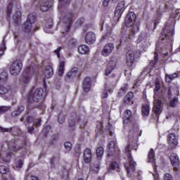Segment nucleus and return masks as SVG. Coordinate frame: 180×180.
I'll use <instances>...</instances> for the list:
<instances>
[{
    "instance_id": "c9c22d12",
    "label": "nucleus",
    "mask_w": 180,
    "mask_h": 180,
    "mask_svg": "<svg viewBox=\"0 0 180 180\" xmlns=\"http://www.w3.org/2000/svg\"><path fill=\"white\" fill-rule=\"evenodd\" d=\"M58 122L60 124H63V123L65 122V115H64L63 113H60L58 116Z\"/></svg>"
},
{
    "instance_id": "7c9ffc66",
    "label": "nucleus",
    "mask_w": 180,
    "mask_h": 180,
    "mask_svg": "<svg viewBox=\"0 0 180 180\" xmlns=\"http://www.w3.org/2000/svg\"><path fill=\"white\" fill-rule=\"evenodd\" d=\"M64 67H65V62L62 61L59 64V68H58V75L59 77H63L64 74Z\"/></svg>"
},
{
    "instance_id": "ea45409f",
    "label": "nucleus",
    "mask_w": 180,
    "mask_h": 180,
    "mask_svg": "<svg viewBox=\"0 0 180 180\" xmlns=\"http://www.w3.org/2000/svg\"><path fill=\"white\" fill-rule=\"evenodd\" d=\"M64 147L67 151H71L72 149V144L70 142H65L64 143Z\"/></svg>"
},
{
    "instance_id": "13d9d810",
    "label": "nucleus",
    "mask_w": 180,
    "mask_h": 180,
    "mask_svg": "<svg viewBox=\"0 0 180 180\" xmlns=\"http://www.w3.org/2000/svg\"><path fill=\"white\" fill-rule=\"evenodd\" d=\"M22 165H23V162H22V160H18L16 164L17 168H22Z\"/></svg>"
},
{
    "instance_id": "680f3d73",
    "label": "nucleus",
    "mask_w": 180,
    "mask_h": 180,
    "mask_svg": "<svg viewBox=\"0 0 180 180\" xmlns=\"http://www.w3.org/2000/svg\"><path fill=\"white\" fill-rule=\"evenodd\" d=\"M153 178L155 180H160L158 173L155 172V174H153Z\"/></svg>"
},
{
    "instance_id": "6e6d98bb",
    "label": "nucleus",
    "mask_w": 180,
    "mask_h": 180,
    "mask_svg": "<svg viewBox=\"0 0 180 180\" xmlns=\"http://www.w3.org/2000/svg\"><path fill=\"white\" fill-rule=\"evenodd\" d=\"M174 169L177 175H180V165H179L178 167H174Z\"/></svg>"
},
{
    "instance_id": "5701e85b",
    "label": "nucleus",
    "mask_w": 180,
    "mask_h": 180,
    "mask_svg": "<svg viewBox=\"0 0 180 180\" xmlns=\"http://www.w3.org/2000/svg\"><path fill=\"white\" fill-rule=\"evenodd\" d=\"M170 161L174 166L178 164L179 162V158L178 157V155H176V153H172L170 155Z\"/></svg>"
},
{
    "instance_id": "052dcab7",
    "label": "nucleus",
    "mask_w": 180,
    "mask_h": 180,
    "mask_svg": "<svg viewBox=\"0 0 180 180\" xmlns=\"http://www.w3.org/2000/svg\"><path fill=\"white\" fill-rule=\"evenodd\" d=\"M40 126H41V119H39L35 123V127H40Z\"/></svg>"
},
{
    "instance_id": "c03bdc74",
    "label": "nucleus",
    "mask_w": 180,
    "mask_h": 180,
    "mask_svg": "<svg viewBox=\"0 0 180 180\" xmlns=\"http://www.w3.org/2000/svg\"><path fill=\"white\" fill-rule=\"evenodd\" d=\"M174 79V77H172L171 75L166 74L165 75V81L166 82H171Z\"/></svg>"
},
{
    "instance_id": "3c124183",
    "label": "nucleus",
    "mask_w": 180,
    "mask_h": 180,
    "mask_svg": "<svg viewBox=\"0 0 180 180\" xmlns=\"http://www.w3.org/2000/svg\"><path fill=\"white\" fill-rule=\"evenodd\" d=\"M91 168L94 172H98L99 171V165H96V166L93 165L91 166Z\"/></svg>"
},
{
    "instance_id": "473e14b6",
    "label": "nucleus",
    "mask_w": 180,
    "mask_h": 180,
    "mask_svg": "<svg viewBox=\"0 0 180 180\" xmlns=\"http://www.w3.org/2000/svg\"><path fill=\"white\" fill-rule=\"evenodd\" d=\"M23 30H24V32H25L26 33L30 32L32 30V24H30V22H29L26 21L24 23Z\"/></svg>"
},
{
    "instance_id": "79ce46f5",
    "label": "nucleus",
    "mask_w": 180,
    "mask_h": 180,
    "mask_svg": "<svg viewBox=\"0 0 180 180\" xmlns=\"http://www.w3.org/2000/svg\"><path fill=\"white\" fill-rule=\"evenodd\" d=\"M11 109L10 106H0V113H5V112H8Z\"/></svg>"
},
{
    "instance_id": "338daca9",
    "label": "nucleus",
    "mask_w": 180,
    "mask_h": 180,
    "mask_svg": "<svg viewBox=\"0 0 180 180\" xmlns=\"http://www.w3.org/2000/svg\"><path fill=\"white\" fill-rule=\"evenodd\" d=\"M30 178L31 180H39V178H37L34 176H31Z\"/></svg>"
},
{
    "instance_id": "37998d69",
    "label": "nucleus",
    "mask_w": 180,
    "mask_h": 180,
    "mask_svg": "<svg viewBox=\"0 0 180 180\" xmlns=\"http://www.w3.org/2000/svg\"><path fill=\"white\" fill-rule=\"evenodd\" d=\"M5 50H6V46H5V41H3V45L0 46V56L4 55Z\"/></svg>"
},
{
    "instance_id": "a878e982",
    "label": "nucleus",
    "mask_w": 180,
    "mask_h": 180,
    "mask_svg": "<svg viewBox=\"0 0 180 180\" xmlns=\"http://www.w3.org/2000/svg\"><path fill=\"white\" fill-rule=\"evenodd\" d=\"M133 96H134V94H133V92L131 91L129 92L124 97V102L127 105H129V103H131V102H133L132 101Z\"/></svg>"
},
{
    "instance_id": "423d86ee",
    "label": "nucleus",
    "mask_w": 180,
    "mask_h": 180,
    "mask_svg": "<svg viewBox=\"0 0 180 180\" xmlns=\"http://www.w3.org/2000/svg\"><path fill=\"white\" fill-rule=\"evenodd\" d=\"M136 23V13L129 12L125 18V25L127 27H131Z\"/></svg>"
},
{
    "instance_id": "9b49d317",
    "label": "nucleus",
    "mask_w": 180,
    "mask_h": 180,
    "mask_svg": "<svg viewBox=\"0 0 180 180\" xmlns=\"http://www.w3.org/2000/svg\"><path fill=\"white\" fill-rule=\"evenodd\" d=\"M96 40V35L93 32H89L85 36V41L87 44H94Z\"/></svg>"
},
{
    "instance_id": "69168bd1",
    "label": "nucleus",
    "mask_w": 180,
    "mask_h": 180,
    "mask_svg": "<svg viewBox=\"0 0 180 180\" xmlns=\"http://www.w3.org/2000/svg\"><path fill=\"white\" fill-rule=\"evenodd\" d=\"M68 123H69V124H70V126L71 127H72V126H75V121H74L73 122H72V121H70L69 120V122H68Z\"/></svg>"
},
{
    "instance_id": "49530a36",
    "label": "nucleus",
    "mask_w": 180,
    "mask_h": 180,
    "mask_svg": "<svg viewBox=\"0 0 180 180\" xmlns=\"http://www.w3.org/2000/svg\"><path fill=\"white\" fill-rule=\"evenodd\" d=\"M8 172V168L5 166H0V174H6Z\"/></svg>"
},
{
    "instance_id": "bb28decb",
    "label": "nucleus",
    "mask_w": 180,
    "mask_h": 180,
    "mask_svg": "<svg viewBox=\"0 0 180 180\" xmlns=\"http://www.w3.org/2000/svg\"><path fill=\"white\" fill-rule=\"evenodd\" d=\"M24 110H25L24 106L22 105L19 106L15 110L11 112V116H13V117H16V116H18V115H20V113H22V112H23Z\"/></svg>"
},
{
    "instance_id": "6e6552de",
    "label": "nucleus",
    "mask_w": 180,
    "mask_h": 180,
    "mask_svg": "<svg viewBox=\"0 0 180 180\" xmlns=\"http://www.w3.org/2000/svg\"><path fill=\"white\" fill-rule=\"evenodd\" d=\"M127 67H133L134 59L136 58V53L132 50L128 51L126 55Z\"/></svg>"
},
{
    "instance_id": "6ab92c4d",
    "label": "nucleus",
    "mask_w": 180,
    "mask_h": 180,
    "mask_svg": "<svg viewBox=\"0 0 180 180\" xmlns=\"http://www.w3.org/2000/svg\"><path fill=\"white\" fill-rule=\"evenodd\" d=\"M132 37L131 34H121V38L120 39V44L119 46H121V44H123V43H126L127 41H129V40H131Z\"/></svg>"
},
{
    "instance_id": "c85d7f7f",
    "label": "nucleus",
    "mask_w": 180,
    "mask_h": 180,
    "mask_svg": "<svg viewBox=\"0 0 180 180\" xmlns=\"http://www.w3.org/2000/svg\"><path fill=\"white\" fill-rule=\"evenodd\" d=\"M20 16H22V13H20V11H16L13 15V19L15 25H19V23H20Z\"/></svg>"
},
{
    "instance_id": "4d7b16f0",
    "label": "nucleus",
    "mask_w": 180,
    "mask_h": 180,
    "mask_svg": "<svg viewBox=\"0 0 180 180\" xmlns=\"http://www.w3.org/2000/svg\"><path fill=\"white\" fill-rule=\"evenodd\" d=\"M72 76V73L71 72H68L66 76L65 77V81H68V79H70V78H71Z\"/></svg>"
},
{
    "instance_id": "603ef678",
    "label": "nucleus",
    "mask_w": 180,
    "mask_h": 180,
    "mask_svg": "<svg viewBox=\"0 0 180 180\" xmlns=\"http://www.w3.org/2000/svg\"><path fill=\"white\" fill-rule=\"evenodd\" d=\"M12 6L13 5L12 4H10L7 8V15L9 16L11 15V12H12Z\"/></svg>"
},
{
    "instance_id": "ddd939ff",
    "label": "nucleus",
    "mask_w": 180,
    "mask_h": 180,
    "mask_svg": "<svg viewBox=\"0 0 180 180\" xmlns=\"http://www.w3.org/2000/svg\"><path fill=\"white\" fill-rule=\"evenodd\" d=\"M148 162L153 163L154 171H157V168L155 167V151H154V149L153 148H150L148 152Z\"/></svg>"
},
{
    "instance_id": "bf43d9fd",
    "label": "nucleus",
    "mask_w": 180,
    "mask_h": 180,
    "mask_svg": "<svg viewBox=\"0 0 180 180\" xmlns=\"http://www.w3.org/2000/svg\"><path fill=\"white\" fill-rule=\"evenodd\" d=\"M109 2H110V0H104L103 2V6L104 7L108 6Z\"/></svg>"
},
{
    "instance_id": "f03ea898",
    "label": "nucleus",
    "mask_w": 180,
    "mask_h": 180,
    "mask_svg": "<svg viewBox=\"0 0 180 180\" xmlns=\"http://www.w3.org/2000/svg\"><path fill=\"white\" fill-rule=\"evenodd\" d=\"M125 153L127 154L129 160V167L124 165L127 174H130L132 171H134V167H136V163L133 160V158H131V153L130 151V144H128L124 149Z\"/></svg>"
},
{
    "instance_id": "1a4fd4ad",
    "label": "nucleus",
    "mask_w": 180,
    "mask_h": 180,
    "mask_svg": "<svg viewBox=\"0 0 180 180\" xmlns=\"http://www.w3.org/2000/svg\"><path fill=\"white\" fill-rule=\"evenodd\" d=\"M124 1H122L120 3H118L116 8H115V16H116V18H120V16H122L123 12H124Z\"/></svg>"
},
{
    "instance_id": "8fccbe9b",
    "label": "nucleus",
    "mask_w": 180,
    "mask_h": 180,
    "mask_svg": "<svg viewBox=\"0 0 180 180\" xmlns=\"http://www.w3.org/2000/svg\"><path fill=\"white\" fill-rule=\"evenodd\" d=\"M164 180H174V179L172 178V175L167 173L165 174Z\"/></svg>"
},
{
    "instance_id": "a211bd4d",
    "label": "nucleus",
    "mask_w": 180,
    "mask_h": 180,
    "mask_svg": "<svg viewBox=\"0 0 180 180\" xmlns=\"http://www.w3.org/2000/svg\"><path fill=\"white\" fill-rule=\"evenodd\" d=\"M53 1L50 0L49 1H46L45 3H42L40 6V9L41 12H47L49 11V8H51L53 6Z\"/></svg>"
},
{
    "instance_id": "f8f14e48",
    "label": "nucleus",
    "mask_w": 180,
    "mask_h": 180,
    "mask_svg": "<svg viewBox=\"0 0 180 180\" xmlns=\"http://www.w3.org/2000/svg\"><path fill=\"white\" fill-rule=\"evenodd\" d=\"M108 153H111L112 154H119V147L116 146V142L111 141L108 144Z\"/></svg>"
},
{
    "instance_id": "864d4df0",
    "label": "nucleus",
    "mask_w": 180,
    "mask_h": 180,
    "mask_svg": "<svg viewBox=\"0 0 180 180\" xmlns=\"http://www.w3.org/2000/svg\"><path fill=\"white\" fill-rule=\"evenodd\" d=\"M26 122L27 123H33V122H34V118L32 116H29L27 117Z\"/></svg>"
},
{
    "instance_id": "20e7f679",
    "label": "nucleus",
    "mask_w": 180,
    "mask_h": 180,
    "mask_svg": "<svg viewBox=\"0 0 180 180\" xmlns=\"http://www.w3.org/2000/svg\"><path fill=\"white\" fill-rule=\"evenodd\" d=\"M22 65L20 60H17L14 61L10 68V72L11 75H14V77H16V75H19L20 71H22Z\"/></svg>"
},
{
    "instance_id": "aec40b11",
    "label": "nucleus",
    "mask_w": 180,
    "mask_h": 180,
    "mask_svg": "<svg viewBox=\"0 0 180 180\" xmlns=\"http://www.w3.org/2000/svg\"><path fill=\"white\" fill-rule=\"evenodd\" d=\"M116 67V63L115 61H110L108 64L107 68L105 70V75H109L112 72V70Z\"/></svg>"
},
{
    "instance_id": "412c9836",
    "label": "nucleus",
    "mask_w": 180,
    "mask_h": 180,
    "mask_svg": "<svg viewBox=\"0 0 180 180\" xmlns=\"http://www.w3.org/2000/svg\"><path fill=\"white\" fill-rule=\"evenodd\" d=\"M54 72L53 71V68L50 65H47L45 68L44 75L46 78H51Z\"/></svg>"
},
{
    "instance_id": "e433bc0d",
    "label": "nucleus",
    "mask_w": 180,
    "mask_h": 180,
    "mask_svg": "<svg viewBox=\"0 0 180 180\" xmlns=\"http://www.w3.org/2000/svg\"><path fill=\"white\" fill-rule=\"evenodd\" d=\"M8 79V73L6 72H3L0 74V81L1 82H5Z\"/></svg>"
},
{
    "instance_id": "72a5a7b5",
    "label": "nucleus",
    "mask_w": 180,
    "mask_h": 180,
    "mask_svg": "<svg viewBox=\"0 0 180 180\" xmlns=\"http://www.w3.org/2000/svg\"><path fill=\"white\" fill-rule=\"evenodd\" d=\"M132 116H131V111L130 110H127L125 112H124V120H130V119H131Z\"/></svg>"
},
{
    "instance_id": "f704fd0d",
    "label": "nucleus",
    "mask_w": 180,
    "mask_h": 180,
    "mask_svg": "<svg viewBox=\"0 0 180 180\" xmlns=\"http://www.w3.org/2000/svg\"><path fill=\"white\" fill-rule=\"evenodd\" d=\"M27 22H29L31 25H33L36 22V16L33 14H29L27 16Z\"/></svg>"
},
{
    "instance_id": "a19ab883",
    "label": "nucleus",
    "mask_w": 180,
    "mask_h": 180,
    "mask_svg": "<svg viewBox=\"0 0 180 180\" xmlns=\"http://www.w3.org/2000/svg\"><path fill=\"white\" fill-rule=\"evenodd\" d=\"M110 168L113 170L119 169V164L116 162H112L110 164Z\"/></svg>"
},
{
    "instance_id": "cd10ccee",
    "label": "nucleus",
    "mask_w": 180,
    "mask_h": 180,
    "mask_svg": "<svg viewBox=\"0 0 180 180\" xmlns=\"http://www.w3.org/2000/svg\"><path fill=\"white\" fill-rule=\"evenodd\" d=\"M141 112L143 116H148V115H150V106H148V104L142 105Z\"/></svg>"
},
{
    "instance_id": "9d476101",
    "label": "nucleus",
    "mask_w": 180,
    "mask_h": 180,
    "mask_svg": "<svg viewBox=\"0 0 180 180\" xmlns=\"http://www.w3.org/2000/svg\"><path fill=\"white\" fill-rule=\"evenodd\" d=\"M115 49V46L113 44L110 43L107 44L104 46L103 51H102V56H104V57H108L109 54L112 53V51H113Z\"/></svg>"
},
{
    "instance_id": "0e129e2a",
    "label": "nucleus",
    "mask_w": 180,
    "mask_h": 180,
    "mask_svg": "<svg viewBox=\"0 0 180 180\" xmlns=\"http://www.w3.org/2000/svg\"><path fill=\"white\" fill-rule=\"evenodd\" d=\"M72 23V18L70 17L68 19V24L69 27H70V26H71Z\"/></svg>"
},
{
    "instance_id": "dca6fc26",
    "label": "nucleus",
    "mask_w": 180,
    "mask_h": 180,
    "mask_svg": "<svg viewBox=\"0 0 180 180\" xmlns=\"http://www.w3.org/2000/svg\"><path fill=\"white\" fill-rule=\"evenodd\" d=\"M31 78H32V72L30 71V68H27L25 70V72L22 75L21 81L22 82H24V84H29Z\"/></svg>"
},
{
    "instance_id": "774afa93",
    "label": "nucleus",
    "mask_w": 180,
    "mask_h": 180,
    "mask_svg": "<svg viewBox=\"0 0 180 180\" xmlns=\"http://www.w3.org/2000/svg\"><path fill=\"white\" fill-rule=\"evenodd\" d=\"M171 76L173 77V79H174V78L178 77V73L174 72L173 75H171Z\"/></svg>"
},
{
    "instance_id": "4be33fe9",
    "label": "nucleus",
    "mask_w": 180,
    "mask_h": 180,
    "mask_svg": "<svg viewBox=\"0 0 180 180\" xmlns=\"http://www.w3.org/2000/svg\"><path fill=\"white\" fill-rule=\"evenodd\" d=\"M78 51L80 54H88L89 48L86 45H80L78 47Z\"/></svg>"
},
{
    "instance_id": "de8ad7c7",
    "label": "nucleus",
    "mask_w": 180,
    "mask_h": 180,
    "mask_svg": "<svg viewBox=\"0 0 180 180\" xmlns=\"http://www.w3.org/2000/svg\"><path fill=\"white\" fill-rule=\"evenodd\" d=\"M71 0H59V4H60L61 6H65Z\"/></svg>"
},
{
    "instance_id": "f3484780",
    "label": "nucleus",
    "mask_w": 180,
    "mask_h": 180,
    "mask_svg": "<svg viewBox=\"0 0 180 180\" xmlns=\"http://www.w3.org/2000/svg\"><path fill=\"white\" fill-rule=\"evenodd\" d=\"M83 158L84 162H91V160H92V153L91 152V149L86 148L84 150Z\"/></svg>"
},
{
    "instance_id": "0eeeda50",
    "label": "nucleus",
    "mask_w": 180,
    "mask_h": 180,
    "mask_svg": "<svg viewBox=\"0 0 180 180\" xmlns=\"http://www.w3.org/2000/svg\"><path fill=\"white\" fill-rule=\"evenodd\" d=\"M112 84H110V82H108L105 84V90L103 91L102 93V98H108V92H112L113 89H115V86H116V79H112Z\"/></svg>"
},
{
    "instance_id": "5fc2aeb1",
    "label": "nucleus",
    "mask_w": 180,
    "mask_h": 180,
    "mask_svg": "<svg viewBox=\"0 0 180 180\" xmlns=\"http://www.w3.org/2000/svg\"><path fill=\"white\" fill-rule=\"evenodd\" d=\"M27 131H28V133H30V134H33V133L34 132V127H27Z\"/></svg>"
},
{
    "instance_id": "58836bf2",
    "label": "nucleus",
    "mask_w": 180,
    "mask_h": 180,
    "mask_svg": "<svg viewBox=\"0 0 180 180\" xmlns=\"http://www.w3.org/2000/svg\"><path fill=\"white\" fill-rule=\"evenodd\" d=\"M178 104V98L174 97L169 103V105L171 106V108H175V106H176V105Z\"/></svg>"
},
{
    "instance_id": "393cba45",
    "label": "nucleus",
    "mask_w": 180,
    "mask_h": 180,
    "mask_svg": "<svg viewBox=\"0 0 180 180\" xmlns=\"http://www.w3.org/2000/svg\"><path fill=\"white\" fill-rule=\"evenodd\" d=\"M131 36L133 37H134V34L137 33V32H139V23H136L134 22L132 25H131Z\"/></svg>"
},
{
    "instance_id": "7ed1b4c3",
    "label": "nucleus",
    "mask_w": 180,
    "mask_h": 180,
    "mask_svg": "<svg viewBox=\"0 0 180 180\" xmlns=\"http://www.w3.org/2000/svg\"><path fill=\"white\" fill-rule=\"evenodd\" d=\"M43 96V89H37L35 91L32 89L28 96L30 102H39Z\"/></svg>"
},
{
    "instance_id": "09e8293b",
    "label": "nucleus",
    "mask_w": 180,
    "mask_h": 180,
    "mask_svg": "<svg viewBox=\"0 0 180 180\" xmlns=\"http://www.w3.org/2000/svg\"><path fill=\"white\" fill-rule=\"evenodd\" d=\"M63 50V47L59 46L57 49L54 51L55 54H56L58 58H60V51Z\"/></svg>"
},
{
    "instance_id": "39448f33",
    "label": "nucleus",
    "mask_w": 180,
    "mask_h": 180,
    "mask_svg": "<svg viewBox=\"0 0 180 180\" xmlns=\"http://www.w3.org/2000/svg\"><path fill=\"white\" fill-rule=\"evenodd\" d=\"M167 144L169 148H175L178 146V137L175 134L172 133L167 136Z\"/></svg>"
},
{
    "instance_id": "a18cd8bd",
    "label": "nucleus",
    "mask_w": 180,
    "mask_h": 180,
    "mask_svg": "<svg viewBox=\"0 0 180 180\" xmlns=\"http://www.w3.org/2000/svg\"><path fill=\"white\" fill-rule=\"evenodd\" d=\"M129 89V85H127V84H124V86L121 88V91L122 92H121V94H125L126 92H127V90Z\"/></svg>"
},
{
    "instance_id": "c756f323",
    "label": "nucleus",
    "mask_w": 180,
    "mask_h": 180,
    "mask_svg": "<svg viewBox=\"0 0 180 180\" xmlns=\"http://www.w3.org/2000/svg\"><path fill=\"white\" fill-rule=\"evenodd\" d=\"M158 51H160V48H158V46H156V51H155L154 60L150 61V65L152 67H154V65L157 63V61H158Z\"/></svg>"
},
{
    "instance_id": "b1692460",
    "label": "nucleus",
    "mask_w": 180,
    "mask_h": 180,
    "mask_svg": "<svg viewBox=\"0 0 180 180\" xmlns=\"http://www.w3.org/2000/svg\"><path fill=\"white\" fill-rule=\"evenodd\" d=\"M163 33H164L165 37H166V39H168L169 37L174 36V32L172 31V29H169V28H168V27H165L163 29Z\"/></svg>"
},
{
    "instance_id": "2f4dec72",
    "label": "nucleus",
    "mask_w": 180,
    "mask_h": 180,
    "mask_svg": "<svg viewBox=\"0 0 180 180\" xmlns=\"http://www.w3.org/2000/svg\"><path fill=\"white\" fill-rule=\"evenodd\" d=\"M96 153L98 160H101V158L103 157L104 150L102 147L97 148Z\"/></svg>"
},
{
    "instance_id": "4468645a",
    "label": "nucleus",
    "mask_w": 180,
    "mask_h": 180,
    "mask_svg": "<svg viewBox=\"0 0 180 180\" xmlns=\"http://www.w3.org/2000/svg\"><path fill=\"white\" fill-rule=\"evenodd\" d=\"M0 96L4 99H9L11 98V91L2 85H0Z\"/></svg>"
},
{
    "instance_id": "e2e57ef3",
    "label": "nucleus",
    "mask_w": 180,
    "mask_h": 180,
    "mask_svg": "<svg viewBox=\"0 0 180 180\" xmlns=\"http://www.w3.org/2000/svg\"><path fill=\"white\" fill-rule=\"evenodd\" d=\"M78 71V68H72V70H70L72 74H75V72H77Z\"/></svg>"
},
{
    "instance_id": "2eb2a0df",
    "label": "nucleus",
    "mask_w": 180,
    "mask_h": 180,
    "mask_svg": "<svg viewBox=\"0 0 180 180\" xmlns=\"http://www.w3.org/2000/svg\"><path fill=\"white\" fill-rule=\"evenodd\" d=\"M91 77H86L83 79L82 86L84 92H89V91H91Z\"/></svg>"
},
{
    "instance_id": "4c0bfd02",
    "label": "nucleus",
    "mask_w": 180,
    "mask_h": 180,
    "mask_svg": "<svg viewBox=\"0 0 180 180\" xmlns=\"http://www.w3.org/2000/svg\"><path fill=\"white\" fill-rule=\"evenodd\" d=\"M13 130V127L4 128L2 127H0V131H1V133H11Z\"/></svg>"
},
{
    "instance_id": "f257e3e1",
    "label": "nucleus",
    "mask_w": 180,
    "mask_h": 180,
    "mask_svg": "<svg viewBox=\"0 0 180 180\" xmlns=\"http://www.w3.org/2000/svg\"><path fill=\"white\" fill-rule=\"evenodd\" d=\"M161 86L160 82L156 80L155 82V90H154V96L153 98L154 105L153 108V110L155 115H160L161 112H162V91L160 89Z\"/></svg>"
}]
</instances>
